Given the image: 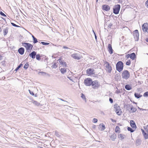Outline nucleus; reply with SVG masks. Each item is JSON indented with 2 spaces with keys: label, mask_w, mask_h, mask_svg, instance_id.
Instances as JSON below:
<instances>
[{
  "label": "nucleus",
  "mask_w": 148,
  "mask_h": 148,
  "mask_svg": "<svg viewBox=\"0 0 148 148\" xmlns=\"http://www.w3.org/2000/svg\"><path fill=\"white\" fill-rule=\"evenodd\" d=\"M2 29L1 27L0 26V33L1 32Z\"/></svg>",
  "instance_id": "52"
},
{
  "label": "nucleus",
  "mask_w": 148,
  "mask_h": 148,
  "mask_svg": "<svg viewBox=\"0 0 148 148\" xmlns=\"http://www.w3.org/2000/svg\"><path fill=\"white\" fill-rule=\"evenodd\" d=\"M144 97H148V91L145 92L143 94Z\"/></svg>",
  "instance_id": "38"
},
{
  "label": "nucleus",
  "mask_w": 148,
  "mask_h": 148,
  "mask_svg": "<svg viewBox=\"0 0 148 148\" xmlns=\"http://www.w3.org/2000/svg\"><path fill=\"white\" fill-rule=\"evenodd\" d=\"M145 5L146 7L148 8V0H147L145 3Z\"/></svg>",
  "instance_id": "41"
},
{
  "label": "nucleus",
  "mask_w": 148,
  "mask_h": 148,
  "mask_svg": "<svg viewBox=\"0 0 148 148\" xmlns=\"http://www.w3.org/2000/svg\"><path fill=\"white\" fill-rule=\"evenodd\" d=\"M32 102L35 106H39L40 105V103L39 102L35 100H33Z\"/></svg>",
  "instance_id": "27"
},
{
  "label": "nucleus",
  "mask_w": 148,
  "mask_h": 148,
  "mask_svg": "<svg viewBox=\"0 0 148 148\" xmlns=\"http://www.w3.org/2000/svg\"><path fill=\"white\" fill-rule=\"evenodd\" d=\"M86 73L88 75L90 76L93 75H94L95 73V72L93 69L89 68L87 69Z\"/></svg>",
  "instance_id": "10"
},
{
  "label": "nucleus",
  "mask_w": 148,
  "mask_h": 148,
  "mask_svg": "<svg viewBox=\"0 0 148 148\" xmlns=\"http://www.w3.org/2000/svg\"><path fill=\"white\" fill-rule=\"evenodd\" d=\"M133 35L134 37L136 38L138 37L139 36V32L138 30H136L133 32Z\"/></svg>",
  "instance_id": "16"
},
{
  "label": "nucleus",
  "mask_w": 148,
  "mask_h": 148,
  "mask_svg": "<svg viewBox=\"0 0 148 148\" xmlns=\"http://www.w3.org/2000/svg\"><path fill=\"white\" fill-rule=\"evenodd\" d=\"M134 95L136 97L138 98L141 97V96H140L139 94L137 93H135Z\"/></svg>",
  "instance_id": "33"
},
{
  "label": "nucleus",
  "mask_w": 148,
  "mask_h": 148,
  "mask_svg": "<svg viewBox=\"0 0 148 148\" xmlns=\"http://www.w3.org/2000/svg\"><path fill=\"white\" fill-rule=\"evenodd\" d=\"M0 14L2 16H6L5 15V14L3 13L2 12H0Z\"/></svg>",
  "instance_id": "44"
},
{
  "label": "nucleus",
  "mask_w": 148,
  "mask_h": 148,
  "mask_svg": "<svg viewBox=\"0 0 148 148\" xmlns=\"http://www.w3.org/2000/svg\"><path fill=\"white\" fill-rule=\"evenodd\" d=\"M32 37H33V39H34V38H35L34 36H33V35H32Z\"/></svg>",
  "instance_id": "53"
},
{
  "label": "nucleus",
  "mask_w": 148,
  "mask_h": 148,
  "mask_svg": "<svg viewBox=\"0 0 148 148\" xmlns=\"http://www.w3.org/2000/svg\"><path fill=\"white\" fill-rule=\"evenodd\" d=\"M97 119L94 118L93 120V122L94 123H96L97 122Z\"/></svg>",
  "instance_id": "43"
},
{
  "label": "nucleus",
  "mask_w": 148,
  "mask_h": 148,
  "mask_svg": "<svg viewBox=\"0 0 148 148\" xmlns=\"http://www.w3.org/2000/svg\"><path fill=\"white\" fill-rule=\"evenodd\" d=\"M11 24L12 25H13L14 26V27H19V26L16 25V24H15L14 23H11Z\"/></svg>",
  "instance_id": "42"
},
{
  "label": "nucleus",
  "mask_w": 148,
  "mask_h": 148,
  "mask_svg": "<svg viewBox=\"0 0 148 148\" xmlns=\"http://www.w3.org/2000/svg\"><path fill=\"white\" fill-rule=\"evenodd\" d=\"M130 112H134L136 111L137 109H136L134 107L132 106H130Z\"/></svg>",
  "instance_id": "23"
},
{
  "label": "nucleus",
  "mask_w": 148,
  "mask_h": 148,
  "mask_svg": "<svg viewBox=\"0 0 148 148\" xmlns=\"http://www.w3.org/2000/svg\"><path fill=\"white\" fill-rule=\"evenodd\" d=\"M144 130L141 129L143 135L145 139L148 138V125H145L143 127Z\"/></svg>",
  "instance_id": "2"
},
{
  "label": "nucleus",
  "mask_w": 148,
  "mask_h": 148,
  "mask_svg": "<svg viewBox=\"0 0 148 148\" xmlns=\"http://www.w3.org/2000/svg\"><path fill=\"white\" fill-rule=\"evenodd\" d=\"M125 58H127V59H128V58H130V54H127V55L125 56Z\"/></svg>",
  "instance_id": "46"
},
{
  "label": "nucleus",
  "mask_w": 148,
  "mask_h": 148,
  "mask_svg": "<svg viewBox=\"0 0 148 148\" xmlns=\"http://www.w3.org/2000/svg\"><path fill=\"white\" fill-rule=\"evenodd\" d=\"M36 53L34 51H33L29 55L33 59L35 58V56L36 55Z\"/></svg>",
  "instance_id": "18"
},
{
  "label": "nucleus",
  "mask_w": 148,
  "mask_h": 148,
  "mask_svg": "<svg viewBox=\"0 0 148 148\" xmlns=\"http://www.w3.org/2000/svg\"><path fill=\"white\" fill-rule=\"evenodd\" d=\"M123 64L121 61L118 62L116 65V70L119 72H121L123 70Z\"/></svg>",
  "instance_id": "1"
},
{
  "label": "nucleus",
  "mask_w": 148,
  "mask_h": 148,
  "mask_svg": "<svg viewBox=\"0 0 148 148\" xmlns=\"http://www.w3.org/2000/svg\"><path fill=\"white\" fill-rule=\"evenodd\" d=\"M57 67V64L56 63H55L53 64L51 68L52 69H56Z\"/></svg>",
  "instance_id": "30"
},
{
  "label": "nucleus",
  "mask_w": 148,
  "mask_h": 148,
  "mask_svg": "<svg viewBox=\"0 0 148 148\" xmlns=\"http://www.w3.org/2000/svg\"><path fill=\"white\" fill-rule=\"evenodd\" d=\"M104 65L106 71L108 73H110L112 70V68L109 63L108 62L105 61L104 62Z\"/></svg>",
  "instance_id": "4"
},
{
  "label": "nucleus",
  "mask_w": 148,
  "mask_h": 148,
  "mask_svg": "<svg viewBox=\"0 0 148 148\" xmlns=\"http://www.w3.org/2000/svg\"><path fill=\"white\" fill-rule=\"evenodd\" d=\"M92 80L91 78H88L84 80V84L87 86H90L92 85Z\"/></svg>",
  "instance_id": "7"
},
{
  "label": "nucleus",
  "mask_w": 148,
  "mask_h": 148,
  "mask_svg": "<svg viewBox=\"0 0 148 148\" xmlns=\"http://www.w3.org/2000/svg\"><path fill=\"white\" fill-rule=\"evenodd\" d=\"M29 66V64H28V63H27L25 64V65L24 66V68L25 69H26L28 68Z\"/></svg>",
  "instance_id": "31"
},
{
  "label": "nucleus",
  "mask_w": 148,
  "mask_h": 148,
  "mask_svg": "<svg viewBox=\"0 0 148 148\" xmlns=\"http://www.w3.org/2000/svg\"><path fill=\"white\" fill-rule=\"evenodd\" d=\"M115 131L117 133H119L120 132V129L118 126H116L115 129Z\"/></svg>",
  "instance_id": "21"
},
{
  "label": "nucleus",
  "mask_w": 148,
  "mask_h": 148,
  "mask_svg": "<svg viewBox=\"0 0 148 148\" xmlns=\"http://www.w3.org/2000/svg\"><path fill=\"white\" fill-rule=\"evenodd\" d=\"M24 51L25 50L24 48L21 47L18 49V51L19 54L23 55L24 53Z\"/></svg>",
  "instance_id": "17"
},
{
  "label": "nucleus",
  "mask_w": 148,
  "mask_h": 148,
  "mask_svg": "<svg viewBox=\"0 0 148 148\" xmlns=\"http://www.w3.org/2000/svg\"><path fill=\"white\" fill-rule=\"evenodd\" d=\"M99 126L102 130H104L105 129V125L103 123H101Z\"/></svg>",
  "instance_id": "25"
},
{
  "label": "nucleus",
  "mask_w": 148,
  "mask_h": 148,
  "mask_svg": "<svg viewBox=\"0 0 148 148\" xmlns=\"http://www.w3.org/2000/svg\"><path fill=\"white\" fill-rule=\"evenodd\" d=\"M114 107L115 112L116 114L118 115H121L122 112L118 105L116 103L114 105Z\"/></svg>",
  "instance_id": "5"
},
{
  "label": "nucleus",
  "mask_w": 148,
  "mask_h": 148,
  "mask_svg": "<svg viewBox=\"0 0 148 148\" xmlns=\"http://www.w3.org/2000/svg\"><path fill=\"white\" fill-rule=\"evenodd\" d=\"M116 138V135L115 134H113L110 137V138L113 140H114Z\"/></svg>",
  "instance_id": "26"
},
{
  "label": "nucleus",
  "mask_w": 148,
  "mask_h": 148,
  "mask_svg": "<svg viewBox=\"0 0 148 148\" xmlns=\"http://www.w3.org/2000/svg\"><path fill=\"white\" fill-rule=\"evenodd\" d=\"M41 43L43 45H48L49 44V43L48 42H41Z\"/></svg>",
  "instance_id": "39"
},
{
  "label": "nucleus",
  "mask_w": 148,
  "mask_h": 148,
  "mask_svg": "<svg viewBox=\"0 0 148 148\" xmlns=\"http://www.w3.org/2000/svg\"><path fill=\"white\" fill-rule=\"evenodd\" d=\"M91 86L93 88H97L100 86V84L97 80L92 81Z\"/></svg>",
  "instance_id": "9"
},
{
  "label": "nucleus",
  "mask_w": 148,
  "mask_h": 148,
  "mask_svg": "<svg viewBox=\"0 0 148 148\" xmlns=\"http://www.w3.org/2000/svg\"><path fill=\"white\" fill-rule=\"evenodd\" d=\"M33 40H34L33 42L34 44L37 43L38 42L36 38H34V39H33Z\"/></svg>",
  "instance_id": "40"
},
{
  "label": "nucleus",
  "mask_w": 148,
  "mask_h": 148,
  "mask_svg": "<svg viewBox=\"0 0 148 148\" xmlns=\"http://www.w3.org/2000/svg\"><path fill=\"white\" fill-rule=\"evenodd\" d=\"M120 8V5H115L113 9V13L115 14H117L119 13Z\"/></svg>",
  "instance_id": "8"
},
{
  "label": "nucleus",
  "mask_w": 148,
  "mask_h": 148,
  "mask_svg": "<svg viewBox=\"0 0 148 148\" xmlns=\"http://www.w3.org/2000/svg\"><path fill=\"white\" fill-rule=\"evenodd\" d=\"M109 101L110 102V103H113V101L112 99L111 98H110L109 99Z\"/></svg>",
  "instance_id": "47"
},
{
  "label": "nucleus",
  "mask_w": 148,
  "mask_h": 148,
  "mask_svg": "<svg viewBox=\"0 0 148 148\" xmlns=\"http://www.w3.org/2000/svg\"><path fill=\"white\" fill-rule=\"evenodd\" d=\"M81 97L84 100L86 101V98L85 95L83 93L81 94Z\"/></svg>",
  "instance_id": "35"
},
{
  "label": "nucleus",
  "mask_w": 148,
  "mask_h": 148,
  "mask_svg": "<svg viewBox=\"0 0 148 148\" xmlns=\"http://www.w3.org/2000/svg\"><path fill=\"white\" fill-rule=\"evenodd\" d=\"M111 120L113 122H116V120H114L113 119H111Z\"/></svg>",
  "instance_id": "48"
},
{
  "label": "nucleus",
  "mask_w": 148,
  "mask_h": 148,
  "mask_svg": "<svg viewBox=\"0 0 148 148\" xmlns=\"http://www.w3.org/2000/svg\"><path fill=\"white\" fill-rule=\"evenodd\" d=\"M60 63L61 65H63L66 67L67 66L65 62H64L61 59H60L58 60Z\"/></svg>",
  "instance_id": "19"
},
{
  "label": "nucleus",
  "mask_w": 148,
  "mask_h": 148,
  "mask_svg": "<svg viewBox=\"0 0 148 148\" xmlns=\"http://www.w3.org/2000/svg\"><path fill=\"white\" fill-rule=\"evenodd\" d=\"M36 59L38 60H40V56L39 54H38L37 55H36Z\"/></svg>",
  "instance_id": "37"
},
{
  "label": "nucleus",
  "mask_w": 148,
  "mask_h": 148,
  "mask_svg": "<svg viewBox=\"0 0 148 148\" xmlns=\"http://www.w3.org/2000/svg\"><path fill=\"white\" fill-rule=\"evenodd\" d=\"M23 64H21L19 65L17 67L15 70V71H17L21 67L23 66Z\"/></svg>",
  "instance_id": "34"
},
{
  "label": "nucleus",
  "mask_w": 148,
  "mask_h": 148,
  "mask_svg": "<svg viewBox=\"0 0 148 148\" xmlns=\"http://www.w3.org/2000/svg\"><path fill=\"white\" fill-rule=\"evenodd\" d=\"M143 31L148 33V23H146L143 24L142 26Z\"/></svg>",
  "instance_id": "11"
},
{
  "label": "nucleus",
  "mask_w": 148,
  "mask_h": 148,
  "mask_svg": "<svg viewBox=\"0 0 148 148\" xmlns=\"http://www.w3.org/2000/svg\"><path fill=\"white\" fill-rule=\"evenodd\" d=\"M66 69L65 68H61L60 69V71L62 74L66 73Z\"/></svg>",
  "instance_id": "28"
},
{
  "label": "nucleus",
  "mask_w": 148,
  "mask_h": 148,
  "mask_svg": "<svg viewBox=\"0 0 148 148\" xmlns=\"http://www.w3.org/2000/svg\"><path fill=\"white\" fill-rule=\"evenodd\" d=\"M118 137L120 139L122 140L125 137V136L123 134H120L118 135Z\"/></svg>",
  "instance_id": "22"
},
{
  "label": "nucleus",
  "mask_w": 148,
  "mask_h": 148,
  "mask_svg": "<svg viewBox=\"0 0 148 148\" xmlns=\"http://www.w3.org/2000/svg\"><path fill=\"white\" fill-rule=\"evenodd\" d=\"M29 92L30 94H31V95H32L33 96L34 95V93L32 91H31L30 90H29Z\"/></svg>",
  "instance_id": "45"
},
{
  "label": "nucleus",
  "mask_w": 148,
  "mask_h": 148,
  "mask_svg": "<svg viewBox=\"0 0 148 148\" xmlns=\"http://www.w3.org/2000/svg\"><path fill=\"white\" fill-rule=\"evenodd\" d=\"M133 128L132 129L131 127H128L127 128V130L128 131H130L131 132H133L134 131V130H133Z\"/></svg>",
  "instance_id": "32"
},
{
  "label": "nucleus",
  "mask_w": 148,
  "mask_h": 148,
  "mask_svg": "<svg viewBox=\"0 0 148 148\" xmlns=\"http://www.w3.org/2000/svg\"><path fill=\"white\" fill-rule=\"evenodd\" d=\"M3 32L4 35H6L8 32V28H6V29H5L3 30Z\"/></svg>",
  "instance_id": "29"
},
{
  "label": "nucleus",
  "mask_w": 148,
  "mask_h": 148,
  "mask_svg": "<svg viewBox=\"0 0 148 148\" xmlns=\"http://www.w3.org/2000/svg\"><path fill=\"white\" fill-rule=\"evenodd\" d=\"M121 76L123 79H127L130 77V73L127 70H124L122 73Z\"/></svg>",
  "instance_id": "3"
},
{
  "label": "nucleus",
  "mask_w": 148,
  "mask_h": 148,
  "mask_svg": "<svg viewBox=\"0 0 148 148\" xmlns=\"http://www.w3.org/2000/svg\"><path fill=\"white\" fill-rule=\"evenodd\" d=\"M108 51L110 54H112L113 53V50L112 45L110 44H109L108 46Z\"/></svg>",
  "instance_id": "15"
},
{
  "label": "nucleus",
  "mask_w": 148,
  "mask_h": 148,
  "mask_svg": "<svg viewBox=\"0 0 148 148\" xmlns=\"http://www.w3.org/2000/svg\"><path fill=\"white\" fill-rule=\"evenodd\" d=\"M136 56L134 53L130 54V58L132 60H134L136 58Z\"/></svg>",
  "instance_id": "20"
},
{
  "label": "nucleus",
  "mask_w": 148,
  "mask_h": 148,
  "mask_svg": "<svg viewBox=\"0 0 148 148\" xmlns=\"http://www.w3.org/2000/svg\"><path fill=\"white\" fill-rule=\"evenodd\" d=\"M102 9L103 10L106 11H108L110 10V7L107 5H104L102 6Z\"/></svg>",
  "instance_id": "13"
},
{
  "label": "nucleus",
  "mask_w": 148,
  "mask_h": 148,
  "mask_svg": "<svg viewBox=\"0 0 148 148\" xmlns=\"http://www.w3.org/2000/svg\"><path fill=\"white\" fill-rule=\"evenodd\" d=\"M125 88L126 90H130L132 89V86L129 84L126 85L125 86Z\"/></svg>",
  "instance_id": "24"
},
{
  "label": "nucleus",
  "mask_w": 148,
  "mask_h": 148,
  "mask_svg": "<svg viewBox=\"0 0 148 148\" xmlns=\"http://www.w3.org/2000/svg\"><path fill=\"white\" fill-rule=\"evenodd\" d=\"M63 48L65 49H67L68 48L67 47L65 46L63 47Z\"/></svg>",
  "instance_id": "49"
},
{
  "label": "nucleus",
  "mask_w": 148,
  "mask_h": 148,
  "mask_svg": "<svg viewBox=\"0 0 148 148\" xmlns=\"http://www.w3.org/2000/svg\"><path fill=\"white\" fill-rule=\"evenodd\" d=\"M2 56H1V55H0V60L2 59Z\"/></svg>",
  "instance_id": "51"
},
{
  "label": "nucleus",
  "mask_w": 148,
  "mask_h": 148,
  "mask_svg": "<svg viewBox=\"0 0 148 148\" xmlns=\"http://www.w3.org/2000/svg\"><path fill=\"white\" fill-rule=\"evenodd\" d=\"M130 125L132 128L135 130L136 128V126L134 121L131 120L130 121Z\"/></svg>",
  "instance_id": "14"
},
{
  "label": "nucleus",
  "mask_w": 148,
  "mask_h": 148,
  "mask_svg": "<svg viewBox=\"0 0 148 148\" xmlns=\"http://www.w3.org/2000/svg\"><path fill=\"white\" fill-rule=\"evenodd\" d=\"M146 42H148V38H146Z\"/></svg>",
  "instance_id": "50"
},
{
  "label": "nucleus",
  "mask_w": 148,
  "mask_h": 148,
  "mask_svg": "<svg viewBox=\"0 0 148 148\" xmlns=\"http://www.w3.org/2000/svg\"><path fill=\"white\" fill-rule=\"evenodd\" d=\"M22 45L26 49L27 51H31L33 47V45L30 43H22Z\"/></svg>",
  "instance_id": "6"
},
{
  "label": "nucleus",
  "mask_w": 148,
  "mask_h": 148,
  "mask_svg": "<svg viewBox=\"0 0 148 148\" xmlns=\"http://www.w3.org/2000/svg\"><path fill=\"white\" fill-rule=\"evenodd\" d=\"M131 61L130 60H128L126 63V64L127 66H129L131 64Z\"/></svg>",
  "instance_id": "36"
},
{
  "label": "nucleus",
  "mask_w": 148,
  "mask_h": 148,
  "mask_svg": "<svg viewBox=\"0 0 148 148\" xmlns=\"http://www.w3.org/2000/svg\"><path fill=\"white\" fill-rule=\"evenodd\" d=\"M71 56L74 59L77 60L80 59L82 57L81 56L79 55L77 53H74L72 54L71 55Z\"/></svg>",
  "instance_id": "12"
}]
</instances>
